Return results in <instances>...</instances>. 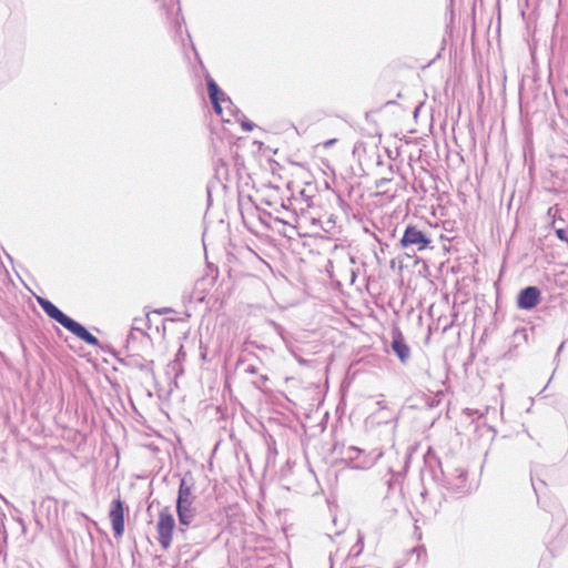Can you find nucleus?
Segmentation results:
<instances>
[{"label": "nucleus", "mask_w": 568, "mask_h": 568, "mask_svg": "<svg viewBox=\"0 0 568 568\" xmlns=\"http://www.w3.org/2000/svg\"><path fill=\"white\" fill-rule=\"evenodd\" d=\"M193 483L192 477L190 476V480L187 479V475L181 478L176 503L183 501H194L195 496L193 495Z\"/></svg>", "instance_id": "nucleus-12"}, {"label": "nucleus", "mask_w": 568, "mask_h": 568, "mask_svg": "<svg viewBox=\"0 0 568 568\" xmlns=\"http://www.w3.org/2000/svg\"><path fill=\"white\" fill-rule=\"evenodd\" d=\"M184 22V19L181 18V21L179 19H176L175 21V28H176V32H181V29H182V23Z\"/></svg>", "instance_id": "nucleus-16"}, {"label": "nucleus", "mask_w": 568, "mask_h": 568, "mask_svg": "<svg viewBox=\"0 0 568 568\" xmlns=\"http://www.w3.org/2000/svg\"><path fill=\"white\" fill-rule=\"evenodd\" d=\"M392 351L398 357L402 363H406L410 356V349L405 342V338L400 331H393V341L390 344Z\"/></svg>", "instance_id": "nucleus-11"}, {"label": "nucleus", "mask_w": 568, "mask_h": 568, "mask_svg": "<svg viewBox=\"0 0 568 568\" xmlns=\"http://www.w3.org/2000/svg\"><path fill=\"white\" fill-rule=\"evenodd\" d=\"M446 479L448 489L453 493L463 495L467 491V474L464 469L456 468Z\"/></svg>", "instance_id": "nucleus-9"}, {"label": "nucleus", "mask_w": 568, "mask_h": 568, "mask_svg": "<svg viewBox=\"0 0 568 568\" xmlns=\"http://www.w3.org/2000/svg\"><path fill=\"white\" fill-rule=\"evenodd\" d=\"M358 545H362V540L361 539L357 541L356 546H358ZM361 552H362V546H359V548H355L354 556H358Z\"/></svg>", "instance_id": "nucleus-18"}, {"label": "nucleus", "mask_w": 568, "mask_h": 568, "mask_svg": "<svg viewBox=\"0 0 568 568\" xmlns=\"http://www.w3.org/2000/svg\"><path fill=\"white\" fill-rule=\"evenodd\" d=\"M555 233L560 241L568 243L566 231L562 227H555Z\"/></svg>", "instance_id": "nucleus-13"}, {"label": "nucleus", "mask_w": 568, "mask_h": 568, "mask_svg": "<svg viewBox=\"0 0 568 568\" xmlns=\"http://www.w3.org/2000/svg\"><path fill=\"white\" fill-rule=\"evenodd\" d=\"M564 347V343L560 344L559 348H558V353Z\"/></svg>", "instance_id": "nucleus-22"}, {"label": "nucleus", "mask_w": 568, "mask_h": 568, "mask_svg": "<svg viewBox=\"0 0 568 568\" xmlns=\"http://www.w3.org/2000/svg\"><path fill=\"white\" fill-rule=\"evenodd\" d=\"M432 243L430 237L415 225H407L399 241L402 248L413 253L423 251Z\"/></svg>", "instance_id": "nucleus-4"}, {"label": "nucleus", "mask_w": 568, "mask_h": 568, "mask_svg": "<svg viewBox=\"0 0 568 568\" xmlns=\"http://www.w3.org/2000/svg\"><path fill=\"white\" fill-rule=\"evenodd\" d=\"M109 517L115 537H122L124 532V504L120 498L112 501Z\"/></svg>", "instance_id": "nucleus-8"}, {"label": "nucleus", "mask_w": 568, "mask_h": 568, "mask_svg": "<svg viewBox=\"0 0 568 568\" xmlns=\"http://www.w3.org/2000/svg\"><path fill=\"white\" fill-rule=\"evenodd\" d=\"M358 545H362V540L361 539L357 541L356 546H358ZM361 552H362V546H359V548H355L354 556H358Z\"/></svg>", "instance_id": "nucleus-17"}, {"label": "nucleus", "mask_w": 568, "mask_h": 568, "mask_svg": "<svg viewBox=\"0 0 568 568\" xmlns=\"http://www.w3.org/2000/svg\"><path fill=\"white\" fill-rule=\"evenodd\" d=\"M343 456L352 468L368 469L375 465L379 457H382V453H378L376 456H372L371 454H365L364 450L355 446H349L343 452Z\"/></svg>", "instance_id": "nucleus-6"}, {"label": "nucleus", "mask_w": 568, "mask_h": 568, "mask_svg": "<svg viewBox=\"0 0 568 568\" xmlns=\"http://www.w3.org/2000/svg\"><path fill=\"white\" fill-rule=\"evenodd\" d=\"M214 534L213 519L210 515L193 519L187 526H178L176 537L181 538L185 546H195L206 542Z\"/></svg>", "instance_id": "nucleus-2"}, {"label": "nucleus", "mask_w": 568, "mask_h": 568, "mask_svg": "<svg viewBox=\"0 0 568 568\" xmlns=\"http://www.w3.org/2000/svg\"><path fill=\"white\" fill-rule=\"evenodd\" d=\"M182 356H184V353H183V351H182V347H180L179 353H178V358H179V357H182Z\"/></svg>", "instance_id": "nucleus-19"}, {"label": "nucleus", "mask_w": 568, "mask_h": 568, "mask_svg": "<svg viewBox=\"0 0 568 568\" xmlns=\"http://www.w3.org/2000/svg\"><path fill=\"white\" fill-rule=\"evenodd\" d=\"M335 141H336L335 139L329 140L328 142H326V145H332L333 143H335Z\"/></svg>", "instance_id": "nucleus-20"}, {"label": "nucleus", "mask_w": 568, "mask_h": 568, "mask_svg": "<svg viewBox=\"0 0 568 568\" xmlns=\"http://www.w3.org/2000/svg\"><path fill=\"white\" fill-rule=\"evenodd\" d=\"M413 552L416 554L417 558H420L422 555H425L426 554V549L422 546V547H416L413 549Z\"/></svg>", "instance_id": "nucleus-14"}, {"label": "nucleus", "mask_w": 568, "mask_h": 568, "mask_svg": "<svg viewBox=\"0 0 568 568\" xmlns=\"http://www.w3.org/2000/svg\"><path fill=\"white\" fill-rule=\"evenodd\" d=\"M245 373L247 374H256L257 373V367H255L254 365H247L245 368H244Z\"/></svg>", "instance_id": "nucleus-15"}, {"label": "nucleus", "mask_w": 568, "mask_h": 568, "mask_svg": "<svg viewBox=\"0 0 568 568\" xmlns=\"http://www.w3.org/2000/svg\"><path fill=\"white\" fill-rule=\"evenodd\" d=\"M37 302L50 318L59 323L79 339L91 346L100 345L99 339L93 334H91L82 324L64 314L51 301L41 296H37Z\"/></svg>", "instance_id": "nucleus-1"}, {"label": "nucleus", "mask_w": 568, "mask_h": 568, "mask_svg": "<svg viewBox=\"0 0 568 568\" xmlns=\"http://www.w3.org/2000/svg\"><path fill=\"white\" fill-rule=\"evenodd\" d=\"M175 526V519L170 511V508L164 507L161 509L159 513L156 530L159 535L158 540L162 549L166 550L171 547Z\"/></svg>", "instance_id": "nucleus-5"}, {"label": "nucleus", "mask_w": 568, "mask_h": 568, "mask_svg": "<svg viewBox=\"0 0 568 568\" xmlns=\"http://www.w3.org/2000/svg\"><path fill=\"white\" fill-rule=\"evenodd\" d=\"M178 526H187L193 519L199 518L194 501L176 503Z\"/></svg>", "instance_id": "nucleus-10"}, {"label": "nucleus", "mask_w": 568, "mask_h": 568, "mask_svg": "<svg viewBox=\"0 0 568 568\" xmlns=\"http://www.w3.org/2000/svg\"><path fill=\"white\" fill-rule=\"evenodd\" d=\"M136 366H139L141 369H144V368L146 367V366H145L144 364H142V363L136 364Z\"/></svg>", "instance_id": "nucleus-21"}, {"label": "nucleus", "mask_w": 568, "mask_h": 568, "mask_svg": "<svg viewBox=\"0 0 568 568\" xmlns=\"http://www.w3.org/2000/svg\"><path fill=\"white\" fill-rule=\"evenodd\" d=\"M541 300V292L537 286H527L519 291L517 295V307L524 311H530L536 307Z\"/></svg>", "instance_id": "nucleus-7"}, {"label": "nucleus", "mask_w": 568, "mask_h": 568, "mask_svg": "<svg viewBox=\"0 0 568 568\" xmlns=\"http://www.w3.org/2000/svg\"><path fill=\"white\" fill-rule=\"evenodd\" d=\"M206 87H207V94L210 98V101L213 105V109L215 113L222 115L224 103L226 109L233 112V109L235 111V118L236 121L241 123V126L243 131L251 132L255 124L248 120L245 119V115L237 109H235L232 100L220 89L217 83L211 78V75L207 73L206 77Z\"/></svg>", "instance_id": "nucleus-3"}]
</instances>
